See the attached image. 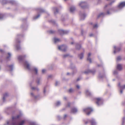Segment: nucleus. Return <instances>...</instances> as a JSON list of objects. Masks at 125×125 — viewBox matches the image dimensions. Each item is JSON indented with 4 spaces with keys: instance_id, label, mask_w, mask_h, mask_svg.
<instances>
[{
    "instance_id": "obj_1",
    "label": "nucleus",
    "mask_w": 125,
    "mask_h": 125,
    "mask_svg": "<svg viewBox=\"0 0 125 125\" xmlns=\"http://www.w3.org/2000/svg\"><path fill=\"white\" fill-rule=\"evenodd\" d=\"M22 115V113L20 112L17 116H12V120L8 121L7 124L4 125H24L26 120L20 119Z\"/></svg>"
},
{
    "instance_id": "obj_2",
    "label": "nucleus",
    "mask_w": 125,
    "mask_h": 125,
    "mask_svg": "<svg viewBox=\"0 0 125 125\" xmlns=\"http://www.w3.org/2000/svg\"><path fill=\"white\" fill-rule=\"evenodd\" d=\"M24 65L28 70H31L32 72H35L36 74H37L38 71L37 69L35 67H33L31 69L30 64L27 61H26L25 62Z\"/></svg>"
},
{
    "instance_id": "obj_3",
    "label": "nucleus",
    "mask_w": 125,
    "mask_h": 125,
    "mask_svg": "<svg viewBox=\"0 0 125 125\" xmlns=\"http://www.w3.org/2000/svg\"><path fill=\"white\" fill-rule=\"evenodd\" d=\"M21 35H18L15 41L16 45V48L17 50H18L20 49V47L18 43H20V42L19 40V39L18 38L19 36H20Z\"/></svg>"
},
{
    "instance_id": "obj_4",
    "label": "nucleus",
    "mask_w": 125,
    "mask_h": 125,
    "mask_svg": "<svg viewBox=\"0 0 125 125\" xmlns=\"http://www.w3.org/2000/svg\"><path fill=\"white\" fill-rule=\"evenodd\" d=\"M96 103L98 106H100L103 104V100L100 98H96Z\"/></svg>"
},
{
    "instance_id": "obj_5",
    "label": "nucleus",
    "mask_w": 125,
    "mask_h": 125,
    "mask_svg": "<svg viewBox=\"0 0 125 125\" xmlns=\"http://www.w3.org/2000/svg\"><path fill=\"white\" fill-rule=\"evenodd\" d=\"M83 111L85 112L87 115H89L93 111L92 108L90 107H88L83 110Z\"/></svg>"
},
{
    "instance_id": "obj_6",
    "label": "nucleus",
    "mask_w": 125,
    "mask_h": 125,
    "mask_svg": "<svg viewBox=\"0 0 125 125\" xmlns=\"http://www.w3.org/2000/svg\"><path fill=\"white\" fill-rule=\"evenodd\" d=\"M89 122L91 123V125H96V122L95 120L93 118H92L91 120L88 119L85 122V123L86 124Z\"/></svg>"
},
{
    "instance_id": "obj_7",
    "label": "nucleus",
    "mask_w": 125,
    "mask_h": 125,
    "mask_svg": "<svg viewBox=\"0 0 125 125\" xmlns=\"http://www.w3.org/2000/svg\"><path fill=\"white\" fill-rule=\"evenodd\" d=\"M58 48L59 50L61 51L65 52L67 49V47L65 45H62L58 46Z\"/></svg>"
},
{
    "instance_id": "obj_8",
    "label": "nucleus",
    "mask_w": 125,
    "mask_h": 125,
    "mask_svg": "<svg viewBox=\"0 0 125 125\" xmlns=\"http://www.w3.org/2000/svg\"><path fill=\"white\" fill-rule=\"evenodd\" d=\"M79 5L80 7L83 8H86L87 5V3L85 1L81 2L79 3Z\"/></svg>"
},
{
    "instance_id": "obj_9",
    "label": "nucleus",
    "mask_w": 125,
    "mask_h": 125,
    "mask_svg": "<svg viewBox=\"0 0 125 125\" xmlns=\"http://www.w3.org/2000/svg\"><path fill=\"white\" fill-rule=\"evenodd\" d=\"M80 20H83L86 16V14L84 13H82L80 12Z\"/></svg>"
},
{
    "instance_id": "obj_10",
    "label": "nucleus",
    "mask_w": 125,
    "mask_h": 125,
    "mask_svg": "<svg viewBox=\"0 0 125 125\" xmlns=\"http://www.w3.org/2000/svg\"><path fill=\"white\" fill-rule=\"evenodd\" d=\"M115 11V10L114 8H110L107 11L106 14L108 15H109Z\"/></svg>"
},
{
    "instance_id": "obj_11",
    "label": "nucleus",
    "mask_w": 125,
    "mask_h": 125,
    "mask_svg": "<svg viewBox=\"0 0 125 125\" xmlns=\"http://www.w3.org/2000/svg\"><path fill=\"white\" fill-rule=\"evenodd\" d=\"M58 31L61 35L67 34L69 32L67 30H64L62 29L58 30Z\"/></svg>"
},
{
    "instance_id": "obj_12",
    "label": "nucleus",
    "mask_w": 125,
    "mask_h": 125,
    "mask_svg": "<svg viewBox=\"0 0 125 125\" xmlns=\"http://www.w3.org/2000/svg\"><path fill=\"white\" fill-rule=\"evenodd\" d=\"M125 6V2H121L118 5L117 8L119 9H121Z\"/></svg>"
},
{
    "instance_id": "obj_13",
    "label": "nucleus",
    "mask_w": 125,
    "mask_h": 125,
    "mask_svg": "<svg viewBox=\"0 0 125 125\" xmlns=\"http://www.w3.org/2000/svg\"><path fill=\"white\" fill-rule=\"evenodd\" d=\"M114 53H115L116 52H119L121 50V48L120 47H116V46L114 47Z\"/></svg>"
},
{
    "instance_id": "obj_14",
    "label": "nucleus",
    "mask_w": 125,
    "mask_h": 125,
    "mask_svg": "<svg viewBox=\"0 0 125 125\" xmlns=\"http://www.w3.org/2000/svg\"><path fill=\"white\" fill-rule=\"evenodd\" d=\"M117 69L119 71H120L122 70V65L120 64H118L116 67Z\"/></svg>"
},
{
    "instance_id": "obj_15",
    "label": "nucleus",
    "mask_w": 125,
    "mask_h": 125,
    "mask_svg": "<svg viewBox=\"0 0 125 125\" xmlns=\"http://www.w3.org/2000/svg\"><path fill=\"white\" fill-rule=\"evenodd\" d=\"M26 56L25 55H24L22 56H19L18 57V58L20 61H21L24 59Z\"/></svg>"
},
{
    "instance_id": "obj_16",
    "label": "nucleus",
    "mask_w": 125,
    "mask_h": 125,
    "mask_svg": "<svg viewBox=\"0 0 125 125\" xmlns=\"http://www.w3.org/2000/svg\"><path fill=\"white\" fill-rule=\"evenodd\" d=\"M78 110L77 108L75 107H73L71 109V112L72 113H75L77 112Z\"/></svg>"
},
{
    "instance_id": "obj_17",
    "label": "nucleus",
    "mask_w": 125,
    "mask_h": 125,
    "mask_svg": "<svg viewBox=\"0 0 125 125\" xmlns=\"http://www.w3.org/2000/svg\"><path fill=\"white\" fill-rule=\"evenodd\" d=\"M6 67L8 68L10 71H12L13 70V64H11L10 65H7L6 66Z\"/></svg>"
},
{
    "instance_id": "obj_18",
    "label": "nucleus",
    "mask_w": 125,
    "mask_h": 125,
    "mask_svg": "<svg viewBox=\"0 0 125 125\" xmlns=\"http://www.w3.org/2000/svg\"><path fill=\"white\" fill-rule=\"evenodd\" d=\"M38 12L40 13L44 12H45V10L44 9L41 8H38L37 9Z\"/></svg>"
},
{
    "instance_id": "obj_19",
    "label": "nucleus",
    "mask_w": 125,
    "mask_h": 125,
    "mask_svg": "<svg viewBox=\"0 0 125 125\" xmlns=\"http://www.w3.org/2000/svg\"><path fill=\"white\" fill-rule=\"evenodd\" d=\"M75 10V8L74 6H71L70 8V11L71 13H73Z\"/></svg>"
},
{
    "instance_id": "obj_20",
    "label": "nucleus",
    "mask_w": 125,
    "mask_h": 125,
    "mask_svg": "<svg viewBox=\"0 0 125 125\" xmlns=\"http://www.w3.org/2000/svg\"><path fill=\"white\" fill-rule=\"evenodd\" d=\"M95 71H92L90 70H88L85 71L84 73L86 74H87L90 72H91L92 73L94 74L95 73Z\"/></svg>"
},
{
    "instance_id": "obj_21",
    "label": "nucleus",
    "mask_w": 125,
    "mask_h": 125,
    "mask_svg": "<svg viewBox=\"0 0 125 125\" xmlns=\"http://www.w3.org/2000/svg\"><path fill=\"white\" fill-rule=\"evenodd\" d=\"M54 42L55 43H58L61 41V40L58 38L54 37L53 38Z\"/></svg>"
},
{
    "instance_id": "obj_22",
    "label": "nucleus",
    "mask_w": 125,
    "mask_h": 125,
    "mask_svg": "<svg viewBox=\"0 0 125 125\" xmlns=\"http://www.w3.org/2000/svg\"><path fill=\"white\" fill-rule=\"evenodd\" d=\"M8 56L6 58V60L7 62L9 61L10 60V58L11 56V54L10 53H8Z\"/></svg>"
},
{
    "instance_id": "obj_23",
    "label": "nucleus",
    "mask_w": 125,
    "mask_h": 125,
    "mask_svg": "<svg viewBox=\"0 0 125 125\" xmlns=\"http://www.w3.org/2000/svg\"><path fill=\"white\" fill-rule=\"evenodd\" d=\"M91 54L90 53H88V57L87 59V60L89 61L90 63H91L92 62L91 59L90 58Z\"/></svg>"
},
{
    "instance_id": "obj_24",
    "label": "nucleus",
    "mask_w": 125,
    "mask_h": 125,
    "mask_svg": "<svg viewBox=\"0 0 125 125\" xmlns=\"http://www.w3.org/2000/svg\"><path fill=\"white\" fill-rule=\"evenodd\" d=\"M8 94L7 93H5L3 95V100L4 102L5 101V98L8 96Z\"/></svg>"
},
{
    "instance_id": "obj_25",
    "label": "nucleus",
    "mask_w": 125,
    "mask_h": 125,
    "mask_svg": "<svg viewBox=\"0 0 125 125\" xmlns=\"http://www.w3.org/2000/svg\"><path fill=\"white\" fill-rule=\"evenodd\" d=\"M53 9L54 14H56L58 12V10L57 8H53Z\"/></svg>"
},
{
    "instance_id": "obj_26",
    "label": "nucleus",
    "mask_w": 125,
    "mask_h": 125,
    "mask_svg": "<svg viewBox=\"0 0 125 125\" xmlns=\"http://www.w3.org/2000/svg\"><path fill=\"white\" fill-rule=\"evenodd\" d=\"M85 94L88 96H90L91 95V93L88 90H86L85 91Z\"/></svg>"
},
{
    "instance_id": "obj_27",
    "label": "nucleus",
    "mask_w": 125,
    "mask_h": 125,
    "mask_svg": "<svg viewBox=\"0 0 125 125\" xmlns=\"http://www.w3.org/2000/svg\"><path fill=\"white\" fill-rule=\"evenodd\" d=\"M81 47V46L78 43L76 44V49L79 50Z\"/></svg>"
},
{
    "instance_id": "obj_28",
    "label": "nucleus",
    "mask_w": 125,
    "mask_h": 125,
    "mask_svg": "<svg viewBox=\"0 0 125 125\" xmlns=\"http://www.w3.org/2000/svg\"><path fill=\"white\" fill-rule=\"evenodd\" d=\"M105 14L103 13H101L99 14L97 16L98 18L100 17H103L104 16Z\"/></svg>"
},
{
    "instance_id": "obj_29",
    "label": "nucleus",
    "mask_w": 125,
    "mask_h": 125,
    "mask_svg": "<svg viewBox=\"0 0 125 125\" xmlns=\"http://www.w3.org/2000/svg\"><path fill=\"white\" fill-rule=\"evenodd\" d=\"M55 104L56 106H58L61 105V102L59 101H58L55 103Z\"/></svg>"
},
{
    "instance_id": "obj_30",
    "label": "nucleus",
    "mask_w": 125,
    "mask_h": 125,
    "mask_svg": "<svg viewBox=\"0 0 125 125\" xmlns=\"http://www.w3.org/2000/svg\"><path fill=\"white\" fill-rule=\"evenodd\" d=\"M5 17V15L3 14L0 13V20L3 19Z\"/></svg>"
},
{
    "instance_id": "obj_31",
    "label": "nucleus",
    "mask_w": 125,
    "mask_h": 125,
    "mask_svg": "<svg viewBox=\"0 0 125 125\" xmlns=\"http://www.w3.org/2000/svg\"><path fill=\"white\" fill-rule=\"evenodd\" d=\"M83 53H82L78 55V57L80 58V59H82L83 57Z\"/></svg>"
},
{
    "instance_id": "obj_32",
    "label": "nucleus",
    "mask_w": 125,
    "mask_h": 125,
    "mask_svg": "<svg viewBox=\"0 0 125 125\" xmlns=\"http://www.w3.org/2000/svg\"><path fill=\"white\" fill-rule=\"evenodd\" d=\"M98 76L100 79H101L105 77V75L104 74L102 75L101 74H99Z\"/></svg>"
},
{
    "instance_id": "obj_33",
    "label": "nucleus",
    "mask_w": 125,
    "mask_h": 125,
    "mask_svg": "<svg viewBox=\"0 0 125 125\" xmlns=\"http://www.w3.org/2000/svg\"><path fill=\"white\" fill-rule=\"evenodd\" d=\"M118 86L120 87V88H121L123 89H124L125 88V85L122 86H120V83H119L118 84Z\"/></svg>"
},
{
    "instance_id": "obj_34",
    "label": "nucleus",
    "mask_w": 125,
    "mask_h": 125,
    "mask_svg": "<svg viewBox=\"0 0 125 125\" xmlns=\"http://www.w3.org/2000/svg\"><path fill=\"white\" fill-rule=\"evenodd\" d=\"M29 125H38L37 123L34 122H31L29 123Z\"/></svg>"
},
{
    "instance_id": "obj_35",
    "label": "nucleus",
    "mask_w": 125,
    "mask_h": 125,
    "mask_svg": "<svg viewBox=\"0 0 125 125\" xmlns=\"http://www.w3.org/2000/svg\"><path fill=\"white\" fill-rule=\"evenodd\" d=\"M41 80V78H38L37 79L36 82L38 84H40V81Z\"/></svg>"
},
{
    "instance_id": "obj_36",
    "label": "nucleus",
    "mask_w": 125,
    "mask_h": 125,
    "mask_svg": "<svg viewBox=\"0 0 125 125\" xmlns=\"http://www.w3.org/2000/svg\"><path fill=\"white\" fill-rule=\"evenodd\" d=\"M40 16V15L38 14L37 16H34L33 18V19L34 20H36L39 18Z\"/></svg>"
},
{
    "instance_id": "obj_37",
    "label": "nucleus",
    "mask_w": 125,
    "mask_h": 125,
    "mask_svg": "<svg viewBox=\"0 0 125 125\" xmlns=\"http://www.w3.org/2000/svg\"><path fill=\"white\" fill-rule=\"evenodd\" d=\"M31 89L33 90H36L37 91H38L39 90V89L37 87H31Z\"/></svg>"
},
{
    "instance_id": "obj_38",
    "label": "nucleus",
    "mask_w": 125,
    "mask_h": 125,
    "mask_svg": "<svg viewBox=\"0 0 125 125\" xmlns=\"http://www.w3.org/2000/svg\"><path fill=\"white\" fill-rule=\"evenodd\" d=\"M43 92L44 95H46V93H47L46 87H44V88Z\"/></svg>"
},
{
    "instance_id": "obj_39",
    "label": "nucleus",
    "mask_w": 125,
    "mask_h": 125,
    "mask_svg": "<svg viewBox=\"0 0 125 125\" xmlns=\"http://www.w3.org/2000/svg\"><path fill=\"white\" fill-rule=\"evenodd\" d=\"M31 96L34 97L35 99H36L38 97V96H34L32 93H31Z\"/></svg>"
},
{
    "instance_id": "obj_40",
    "label": "nucleus",
    "mask_w": 125,
    "mask_h": 125,
    "mask_svg": "<svg viewBox=\"0 0 125 125\" xmlns=\"http://www.w3.org/2000/svg\"><path fill=\"white\" fill-rule=\"evenodd\" d=\"M74 90L72 88H71L68 90V92L70 93H72L73 92Z\"/></svg>"
},
{
    "instance_id": "obj_41",
    "label": "nucleus",
    "mask_w": 125,
    "mask_h": 125,
    "mask_svg": "<svg viewBox=\"0 0 125 125\" xmlns=\"http://www.w3.org/2000/svg\"><path fill=\"white\" fill-rule=\"evenodd\" d=\"M6 0H2L1 1V2L2 4H4L6 3Z\"/></svg>"
},
{
    "instance_id": "obj_42",
    "label": "nucleus",
    "mask_w": 125,
    "mask_h": 125,
    "mask_svg": "<svg viewBox=\"0 0 125 125\" xmlns=\"http://www.w3.org/2000/svg\"><path fill=\"white\" fill-rule=\"evenodd\" d=\"M114 1H112L109 4H107L105 5L104 7V8L105 9L109 5H111L112 4L114 3Z\"/></svg>"
},
{
    "instance_id": "obj_43",
    "label": "nucleus",
    "mask_w": 125,
    "mask_h": 125,
    "mask_svg": "<svg viewBox=\"0 0 125 125\" xmlns=\"http://www.w3.org/2000/svg\"><path fill=\"white\" fill-rule=\"evenodd\" d=\"M121 58L120 56H118L116 58L117 61H119L121 60Z\"/></svg>"
},
{
    "instance_id": "obj_44",
    "label": "nucleus",
    "mask_w": 125,
    "mask_h": 125,
    "mask_svg": "<svg viewBox=\"0 0 125 125\" xmlns=\"http://www.w3.org/2000/svg\"><path fill=\"white\" fill-rule=\"evenodd\" d=\"M69 56V55L68 54H66L64 55H63V57L64 58H66Z\"/></svg>"
},
{
    "instance_id": "obj_45",
    "label": "nucleus",
    "mask_w": 125,
    "mask_h": 125,
    "mask_svg": "<svg viewBox=\"0 0 125 125\" xmlns=\"http://www.w3.org/2000/svg\"><path fill=\"white\" fill-rule=\"evenodd\" d=\"M117 74V70H115L113 72V74L114 75H116Z\"/></svg>"
},
{
    "instance_id": "obj_46",
    "label": "nucleus",
    "mask_w": 125,
    "mask_h": 125,
    "mask_svg": "<svg viewBox=\"0 0 125 125\" xmlns=\"http://www.w3.org/2000/svg\"><path fill=\"white\" fill-rule=\"evenodd\" d=\"M59 82L57 81H56L55 83V85L56 86H58L59 84Z\"/></svg>"
},
{
    "instance_id": "obj_47",
    "label": "nucleus",
    "mask_w": 125,
    "mask_h": 125,
    "mask_svg": "<svg viewBox=\"0 0 125 125\" xmlns=\"http://www.w3.org/2000/svg\"><path fill=\"white\" fill-rule=\"evenodd\" d=\"M50 21L53 24H55V21L53 20H51Z\"/></svg>"
},
{
    "instance_id": "obj_48",
    "label": "nucleus",
    "mask_w": 125,
    "mask_h": 125,
    "mask_svg": "<svg viewBox=\"0 0 125 125\" xmlns=\"http://www.w3.org/2000/svg\"><path fill=\"white\" fill-rule=\"evenodd\" d=\"M125 117H123V119L122 120V125H123L124 124V123L125 122Z\"/></svg>"
},
{
    "instance_id": "obj_49",
    "label": "nucleus",
    "mask_w": 125,
    "mask_h": 125,
    "mask_svg": "<svg viewBox=\"0 0 125 125\" xmlns=\"http://www.w3.org/2000/svg\"><path fill=\"white\" fill-rule=\"evenodd\" d=\"M54 31L52 30H51L49 31V32L51 33H54Z\"/></svg>"
},
{
    "instance_id": "obj_50",
    "label": "nucleus",
    "mask_w": 125,
    "mask_h": 125,
    "mask_svg": "<svg viewBox=\"0 0 125 125\" xmlns=\"http://www.w3.org/2000/svg\"><path fill=\"white\" fill-rule=\"evenodd\" d=\"M120 88V93L121 94H122L123 93V89L121 88Z\"/></svg>"
},
{
    "instance_id": "obj_51",
    "label": "nucleus",
    "mask_w": 125,
    "mask_h": 125,
    "mask_svg": "<svg viewBox=\"0 0 125 125\" xmlns=\"http://www.w3.org/2000/svg\"><path fill=\"white\" fill-rule=\"evenodd\" d=\"M98 27V25L97 24H96L93 26V27L94 28H96Z\"/></svg>"
},
{
    "instance_id": "obj_52",
    "label": "nucleus",
    "mask_w": 125,
    "mask_h": 125,
    "mask_svg": "<svg viewBox=\"0 0 125 125\" xmlns=\"http://www.w3.org/2000/svg\"><path fill=\"white\" fill-rule=\"evenodd\" d=\"M76 87L78 89H79L80 88V86L78 85H76Z\"/></svg>"
},
{
    "instance_id": "obj_53",
    "label": "nucleus",
    "mask_w": 125,
    "mask_h": 125,
    "mask_svg": "<svg viewBox=\"0 0 125 125\" xmlns=\"http://www.w3.org/2000/svg\"><path fill=\"white\" fill-rule=\"evenodd\" d=\"M7 110H8V111L9 110H10V108H6L5 109V112L6 113L7 112H6V111Z\"/></svg>"
},
{
    "instance_id": "obj_54",
    "label": "nucleus",
    "mask_w": 125,
    "mask_h": 125,
    "mask_svg": "<svg viewBox=\"0 0 125 125\" xmlns=\"http://www.w3.org/2000/svg\"><path fill=\"white\" fill-rule=\"evenodd\" d=\"M46 71V70L44 69H43L42 70V72L43 73H44Z\"/></svg>"
},
{
    "instance_id": "obj_55",
    "label": "nucleus",
    "mask_w": 125,
    "mask_h": 125,
    "mask_svg": "<svg viewBox=\"0 0 125 125\" xmlns=\"http://www.w3.org/2000/svg\"><path fill=\"white\" fill-rule=\"evenodd\" d=\"M52 75H49L48 76V78H51L52 77Z\"/></svg>"
},
{
    "instance_id": "obj_56",
    "label": "nucleus",
    "mask_w": 125,
    "mask_h": 125,
    "mask_svg": "<svg viewBox=\"0 0 125 125\" xmlns=\"http://www.w3.org/2000/svg\"><path fill=\"white\" fill-rule=\"evenodd\" d=\"M70 104H71V103H68V104H67V106L68 107H69L70 106Z\"/></svg>"
},
{
    "instance_id": "obj_57",
    "label": "nucleus",
    "mask_w": 125,
    "mask_h": 125,
    "mask_svg": "<svg viewBox=\"0 0 125 125\" xmlns=\"http://www.w3.org/2000/svg\"><path fill=\"white\" fill-rule=\"evenodd\" d=\"M93 35L92 33H91L89 34V36L90 37H92L93 36Z\"/></svg>"
},
{
    "instance_id": "obj_58",
    "label": "nucleus",
    "mask_w": 125,
    "mask_h": 125,
    "mask_svg": "<svg viewBox=\"0 0 125 125\" xmlns=\"http://www.w3.org/2000/svg\"><path fill=\"white\" fill-rule=\"evenodd\" d=\"M67 116V115H64V119H65L66 117Z\"/></svg>"
},
{
    "instance_id": "obj_59",
    "label": "nucleus",
    "mask_w": 125,
    "mask_h": 125,
    "mask_svg": "<svg viewBox=\"0 0 125 125\" xmlns=\"http://www.w3.org/2000/svg\"><path fill=\"white\" fill-rule=\"evenodd\" d=\"M57 118L58 119H59L60 118V116H57Z\"/></svg>"
},
{
    "instance_id": "obj_60",
    "label": "nucleus",
    "mask_w": 125,
    "mask_h": 125,
    "mask_svg": "<svg viewBox=\"0 0 125 125\" xmlns=\"http://www.w3.org/2000/svg\"><path fill=\"white\" fill-rule=\"evenodd\" d=\"M80 80V79L79 78H78L77 79V81H78Z\"/></svg>"
},
{
    "instance_id": "obj_61",
    "label": "nucleus",
    "mask_w": 125,
    "mask_h": 125,
    "mask_svg": "<svg viewBox=\"0 0 125 125\" xmlns=\"http://www.w3.org/2000/svg\"><path fill=\"white\" fill-rule=\"evenodd\" d=\"M63 99L65 100H66V99H67L66 97H64Z\"/></svg>"
},
{
    "instance_id": "obj_62",
    "label": "nucleus",
    "mask_w": 125,
    "mask_h": 125,
    "mask_svg": "<svg viewBox=\"0 0 125 125\" xmlns=\"http://www.w3.org/2000/svg\"><path fill=\"white\" fill-rule=\"evenodd\" d=\"M0 51L1 52H3V51L1 49H0Z\"/></svg>"
},
{
    "instance_id": "obj_63",
    "label": "nucleus",
    "mask_w": 125,
    "mask_h": 125,
    "mask_svg": "<svg viewBox=\"0 0 125 125\" xmlns=\"http://www.w3.org/2000/svg\"><path fill=\"white\" fill-rule=\"evenodd\" d=\"M72 68V69H74V68H75V67L74 66H73V67H71Z\"/></svg>"
},
{
    "instance_id": "obj_64",
    "label": "nucleus",
    "mask_w": 125,
    "mask_h": 125,
    "mask_svg": "<svg viewBox=\"0 0 125 125\" xmlns=\"http://www.w3.org/2000/svg\"><path fill=\"white\" fill-rule=\"evenodd\" d=\"M26 21V19H23V21Z\"/></svg>"
}]
</instances>
